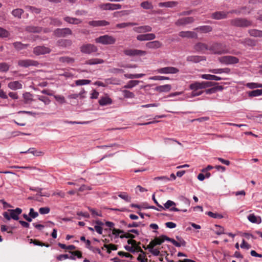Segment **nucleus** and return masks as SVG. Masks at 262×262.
Segmentation results:
<instances>
[{
    "instance_id": "1",
    "label": "nucleus",
    "mask_w": 262,
    "mask_h": 262,
    "mask_svg": "<svg viewBox=\"0 0 262 262\" xmlns=\"http://www.w3.org/2000/svg\"><path fill=\"white\" fill-rule=\"evenodd\" d=\"M209 50L214 54H223L229 53L226 47L220 43L214 42L209 46Z\"/></svg>"
},
{
    "instance_id": "2",
    "label": "nucleus",
    "mask_w": 262,
    "mask_h": 262,
    "mask_svg": "<svg viewBox=\"0 0 262 262\" xmlns=\"http://www.w3.org/2000/svg\"><path fill=\"white\" fill-rule=\"evenodd\" d=\"M230 24L237 27H249L252 26L251 21L243 18H236L230 20Z\"/></svg>"
},
{
    "instance_id": "3",
    "label": "nucleus",
    "mask_w": 262,
    "mask_h": 262,
    "mask_svg": "<svg viewBox=\"0 0 262 262\" xmlns=\"http://www.w3.org/2000/svg\"><path fill=\"white\" fill-rule=\"evenodd\" d=\"M22 212V209L20 208H16L15 209H9L8 212H4L3 213L4 217L9 221L11 219L17 221L19 219L18 215Z\"/></svg>"
},
{
    "instance_id": "4",
    "label": "nucleus",
    "mask_w": 262,
    "mask_h": 262,
    "mask_svg": "<svg viewBox=\"0 0 262 262\" xmlns=\"http://www.w3.org/2000/svg\"><path fill=\"white\" fill-rule=\"evenodd\" d=\"M95 40L96 43L108 45L114 44L116 42V39L112 36L104 35L95 38Z\"/></svg>"
},
{
    "instance_id": "5",
    "label": "nucleus",
    "mask_w": 262,
    "mask_h": 262,
    "mask_svg": "<svg viewBox=\"0 0 262 262\" xmlns=\"http://www.w3.org/2000/svg\"><path fill=\"white\" fill-rule=\"evenodd\" d=\"M218 60L221 63L226 65L236 64L239 61L238 58L231 55H226L219 57Z\"/></svg>"
},
{
    "instance_id": "6",
    "label": "nucleus",
    "mask_w": 262,
    "mask_h": 262,
    "mask_svg": "<svg viewBox=\"0 0 262 262\" xmlns=\"http://www.w3.org/2000/svg\"><path fill=\"white\" fill-rule=\"evenodd\" d=\"M53 34L57 37H65L68 35H72V31L69 28H58L54 31Z\"/></svg>"
},
{
    "instance_id": "7",
    "label": "nucleus",
    "mask_w": 262,
    "mask_h": 262,
    "mask_svg": "<svg viewBox=\"0 0 262 262\" xmlns=\"http://www.w3.org/2000/svg\"><path fill=\"white\" fill-rule=\"evenodd\" d=\"M97 51V47L91 43L83 45L80 47V51L84 54H91L96 52Z\"/></svg>"
},
{
    "instance_id": "8",
    "label": "nucleus",
    "mask_w": 262,
    "mask_h": 262,
    "mask_svg": "<svg viewBox=\"0 0 262 262\" xmlns=\"http://www.w3.org/2000/svg\"><path fill=\"white\" fill-rule=\"evenodd\" d=\"M156 72L159 74H177L179 72V70L173 67H166L158 69Z\"/></svg>"
},
{
    "instance_id": "9",
    "label": "nucleus",
    "mask_w": 262,
    "mask_h": 262,
    "mask_svg": "<svg viewBox=\"0 0 262 262\" xmlns=\"http://www.w3.org/2000/svg\"><path fill=\"white\" fill-rule=\"evenodd\" d=\"M38 64V61L31 59H23L18 61V65L24 68H28L30 66L37 67Z\"/></svg>"
},
{
    "instance_id": "10",
    "label": "nucleus",
    "mask_w": 262,
    "mask_h": 262,
    "mask_svg": "<svg viewBox=\"0 0 262 262\" xmlns=\"http://www.w3.org/2000/svg\"><path fill=\"white\" fill-rule=\"evenodd\" d=\"M124 53L128 56H144L146 52L137 49H126L124 51Z\"/></svg>"
},
{
    "instance_id": "11",
    "label": "nucleus",
    "mask_w": 262,
    "mask_h": 262,
    "mask_svg": "<svg viewBox=\"0 0 262 262\" xmlns=\"http://www.w3.org/2000/svg\"><path fill=\"white\" fill-rule=\"evenodd\" d=\"M50 52L51 49L45 46H37L33 49V53L36 55L48 54Z\"/></svg>"
},
{
    "instance_id": "12",
    "label": "nucleus",
    "mask_w": 262,
    "mask_h": 262,
    "mask_svg": "<svg viewBox=\"0 0 262 262\" xmlns=\"http://www.w3.org/2000/svg\"><path fill=\"white\" fill-rule=\"evenodd\" d=\"M194 21V18L192 17H183L179 19L176 23L175 24L177 26H184L188 24H191Z\"/></svg>"
},
{
    "instance_id": "13",
    "label": "nucleus",
    "mask_w": 262,
    "mask_h": 262,
    "mask_svg": "<svg viewBox=\"0 0 262 262\" xmlns=\"http://www.w3.org/2000/svg\"><path fill=\"white\" fill-rule=\"evenodd\" d=\"M176 203L171 201V200H168L164 204V206L165 207V209H169V210L170 211H182V212H185L187 211V209H179L177 208H176V207H172V208H170V207L171 206H176Z\"/></svg>"
},
{
    "instance_id": "14",
    "label": "nucleus",
    "mask_w": 262,
    "mask_h": 262,
    "mask_svg": "<svg viewBox=\"0 0 262 262\" xmlns=\"http://www.w3.org/2000/svg\"><path fill=\"white\" fill-rule=\"evenodd\" d=\"M155 38H156V35L154 33L141 34L137 36V39L139 41L151 40Z\"/></svg>"
},
{
    "instance_id": "15",
    "label": "nucleus",
    "mask_w": 262,
    "mask_h": 262,
    "mask_svg": "<svg viewBox=\"0 0 262 262\" xmlns=\"http://www.w3.org/2000/svg\"><path fill=\"white\" fill-rule=\"evenodd\" d=\"M89 25L93 27H103L110 25V23L105 20H92L88 22Z\"/></svg>"
},
{
    "instance_id": "16",
    "label": "nucleus",
    "mask_w": 262,
    "mask_h": 262,
    "mask_svg": "<svg viewBox=\"0 0 262 262\" xmlns=\"http://www.w3.org/2000/svg\"><path fill=\"white\" fill-rule=\"evenodd\" d=\"M209 46L202 42H198L194 46V49L197 51L204 53L205 51L209 50Z\"/></svg>"
},
{
    "instance_id": "17",
    "label": "nucleus",
    "mask_w": 262,
    "mask_h": 262,
    "mask_svg": "<svg viewBox=\"0 0 262 262\" xmlns=\"http://www.w3.org/2000/svg\"><path fill=\"white\" fill-rule=\"evenodd\" d=\"M57 61L61 63L72 64L75 61V59L70 56H62L58 58Z\"/></svg>"
},
{
    "instance_id": "18",
    "label": "nucleus",
    "mask_w": 262,
    "mask_h": 262,
    "mask_svg": "<svg viewBox=\"0 0 262 262\" xmlns=\"http://www.w3.org/2000/svg\"><path fill=\"white\" fill-rule=\"evenodd\" d=\"M228 13L225 11H216L211 14L212 19L219 20L227 18Z\"/></svg>"
},
{
    "instance_id": "19",
    "label": "nucleus",
    "mask_w": 262,
    "mask_h": 262,
    "mask_svg": "<svg viewBox=\"0 0 262 262\" xmlns=\"http://www.w3.org/2000/svg\"><path fill=\"white\" fill-rule=\"evenodd\" d=\"M133 30L138 33L149 32L151 31L152 28L149 26H142L133 28Z\"/></svg>"
},
{
    "instance_id": "20",
    "label": "nucleus",
    "mask_w": 262,
    "mask_h": 262,
    "mask_svg": "<svg viewBox=\"0 0 262 262\" xmlns=\"http://www.w3.org/2000/svg\"><path fill=\"white\" fill-rule=\"evenodd\" d=\"M206 58L205 56L196 55L188 56L186 58L187 61L194 63H198L201 61L206 60Z\"/></svg>"
},
{
    "instance_id": "21",
    "label": "nucleus",
    "mask_w": 262,
    "mask_h": 262,
    "mask_svg": "<svg viewBox=\"0 0 262 262\" xmlns=\"http://www.w3.org/2000/svg\"><path fill=\"white\" fill-rule=\"evenodd\" d=\"M179 36L183 38H196L197 34L193 31H181L179 33Z\"/></svg>"
},
{
    "instance_id": "22",
    "label": "nucleus",
    "mask_w": 262,
    "mask_h": 262,
    "mask_svg": "<svg viewBox=\"0 0 262 262\" xmlns=\"http://www.w3.org/2000/svg\"><path fill=\"white\" fill-rule=\"evenodd\" d=\"M57 44L59 47L67 48L70 47L72 45V41L70 39H61L57 41Z\"/></svg>"
},
{
    "instance_id": "23",
    "label": "nucleus",
    "mask_w": 262,
    "mask_h": 262,
    "mask_svg": "<svg viewBox=\"0 0 262 262\" xmlns=\"http://www.w3.org/2000/svg\"><path fill=\"white\" fill-rule=\"evenodd\" d=\"M42 30V28L40 27L28 26L25 28V31L29 33H40Z\"/></svg>"
},
{
    "instance_id": "24",
    "label": "nucleus",
    "mask_w": 262,
    "mask_h": 262,
    "mask_svg": "<svg viewBox=\"0 0 262 262\" xmlns=\"http://www.w3.org/2000/svg\"><path fill=\"white\" fill-rule=\"evenodd\" d=\"M178 4V2L176 1H169L159 3L158 6L159 7L173 8L177 6Z\"/></svg>"
},
{
    "instance_id": "25",
    "label": "nucleus",
    "mask_w": 262,
    "mask_h": 262,
    "mask_svg": "<svg viewBox=\"0 0 262 262\" xmlns=\"http://www.w3.org/2000/svg\"><path fill=\"white\" fill-rule=\"evenodd\" d=\"M171 89V85L170 84H165L163 85L157 86L155 88V90L159 92H168Z\"/></svg>"
},
{
    "instance_id": "26",
    "label": "nucleus",
    "mask_w": 262,
    "mask_h": 262,
    "mask_svg": "<svg viewBox=\"0 0 262 262\" xmlns=\"http://www.w3.org/2000/svg\"><path fill=\"white\" fill-rule=\"evenodd\" d=\"M201 77L203 79L209 80L219 81L224 79L223 78L221 77L211 74H202L201 75Z\"/></svg>"
},
{
    "instance_id": "27",
    "label": "nucleus",
    "mask_w": 262,
    "mask_h": 262,
    "mask_svg": "<svg viewBox=\"0 0 262 262\" xmlns=\"http://www.w3.org/2000/svg\"><path fill=\"white\" fill-rule=\"evenodd\" d=\"M162 46V43L158 40L150 41L146 44V46L149 49H158L161 48Z\"/></svg>"
},
{
    "instance_id": "28",
    "label": "nucleus",
    "mask_w": 262,
    "mask_h": 262,
    "mask_svg": "<svg viewBox=\"0 0 262 262\" xmlns=\"http://www.w3.org/2000/svg\"><path fill=\"white\" fill-rule=\"evenodd\" d=\"M230 69L228 68H221V69H213L209 70V72L213 74H221L225 73L226 74H229L230 73Z\"/></svg>"
},
{
    "instance_id": "29",
    "label": "nucleus",
    "mask_w": 262,
    "mask_h": 262,
    "mask_svg": "<svg viewBox=\"0 0 262 262\" xmlns=\"http://www.w3.org/2000/svg\"><path fill=\"white\" fill-rule=\"evenodd\" d=\"M63 19L64 21L70 24L78 25L82 23V20L81 19L70 16H66L64 17Z\"/></svg>"
},
{
    "instance_id": "30",
    "label": "nucleus",
    "mask_w": 262,
    "mask_h": 262,
    "mask_svg": "<svg viewBox=\"0 0 262 262\" xmlns=\"http://www.w3.org/2000/svg\"><path fill=\"white\" fill-rule=\"evenodd\" d=\"M8 86L12 90H16L22 88V84L18 81L10 82L8 83Z\"/></svg>"
},
{
    "instance_id": "31",
    "label": "nucleus",
    "mask_w": 262,
    "mask_h": 262,
    "mask_svg": "<svg viewBox=\"0 0 262 262\" xmlns=\"http://www.w3.org/2000/svg\"><path fill=\"white\" fill-rule=\"evenodd\" d=\"M212 30V28L210 26H200L194 29V30H196L198 32H200L203 33H206L209 32H211Z\"/></svg>"
},
{
    "instance_id": "32",
    "label": "nucleus",
    "mask_w": 262,
    "mask_h": 262,
    "mask_svg": "<svg viewBox=\"0 0 262 262\" xmlns=\"http://www.w3.org/2000/svg\"><path fill=\"white\" fill-rule=\"evenodd\" d=\"M163 243V240L161 239V236L156 237L154 240H152L149 244L146 247L154 248L157 245H160Z\"/></svg>"
},
{
    "instance_id": "33",
    "label": "nucleus",
    "mask_w": 262,
    "mask_h": 262,
    "mask_svg": "<svg viewBox=\"0 0 262 262\" xmlns=\"http://www.w3.org/2000/svg\"><path fill=\"white\" fill-rule=\"evenodd\" d=\"M248 33L251 36L254 37H262V31L257 29H250Z\"/></svg>"
},
{
    "instance_id": "34",
    "label": "nucleus",
    "mask_w": 262,
    "mask_h": 262,
    "mask_svg": "<svg viewBox=\"0 0 262 262\" xmlns=\"http://www.w3.org/2000/svg\"><path fill=\"white\" fill-rule=\"evenodd\" d=\"M112 103V99L108 97H101L99 100V104L101 106H105Z\"/></svg>"
},
{
    "instance_id": "35",
    "label": "nucleus",
    "mask_w": 262,
    "mask_h": 262,
    "mask_svg": "<svg viewBox=\"0 0 262 262\" xmlns=\"http://www.w3.org/2000/svg\"><path fill=\"white\" fill-rule=\"evenodd\" d=\"M47 22L50 25L55 26H60L62 25V21L57 18L49 17L48 18Z\"/></svg>"
},
{
    "instance_id": "36",
    "label": "nucleus",
    "mask_w": 262,
    "mask_h": 262,
    "mask_svg": "<svg viewBox=\"0 0 262 262\" xmlns=\"http://www.w3.org/2000/svg\"><path fill=\"white\" fill-rule=\"evenodd\" d=\"M101 9L103 10H115V4L106 3L101 4L99 6Z\"/></svg>"
},
{
    "instance_id": "37",
    "label": "nucleus",
    "mask_w": 262,
    "mask_h": 262,
    "mask_svg": "<svg viewBox=\"0 0 262 262\" xmlns=\"http://www.w3.org/2000/svg\"><path fill=\"white\" fill-rule=\"evenodd\" d=\"M104 62V61L100 58H93L88 60L85 61V64L89 65H94L97 64H101Z\"/></svg>"
},
{
    "instance_id": "38",
    "label": "nucleus",
    "mask_w": 262,
    "mask_h": 262,
    "mask_svg": "<svg viewBox=\"0 0 262 262\" xmlns=\"http://www.w3.org/2000/svg\"><path fill=\"white\" fill-rule=\"evenodd\" d=\"M20 154H26V153H31L35 156H40L42 155L43 152L40 151H37L34 148H30L27 151H21Z\"/></svg>"
},
{
    "instance_id": "39",
    "label": "nucleus",
    "mask_w": 262,
    "mask_h": 262,
    "mask_svg": "<svg viewBox=\"0 0 262 262\" xmlns=\"http://www.w3.org/2000/svg\"><path fill=\"white\" fill-rule=\"evenodd\" d=\"M24 11L22 9L17 8L14 9L12 11L11 14L14 17L20 19L21 18V15L24 13Z\"/></svg>"
},
{
    "instance_id": "40",
    "label": "nucleus",
    "mask_w": 262,
    "mask_h": 262,
    "mask_svg": "<svg viewBox=\"0 0 262 262\" xmlns=\"http://www.w3.org/2000/svg\"><path fill=\"white\" fill-rule=\"evenodd\" d=\"M13 45L16 50L20 51L26 49L28 46V44H24L20 42H15L13 43Z\"/></svg>"
},
{
    "instance_id": "41",
    "label": "nucleus",
    "mask_w": 262,
    "mask_h": 262,
    "mask_svg": "<svg viewBox=\"0 0 262 262\" xmlns=\"http://www.w3.org/2000/svg\"><path fill=\"white\" fill-rule=\"evenodd\" d=\"M248 95L250 97L261 96L262 95V89H257L250 91L248 93Z\"/></svg>"
},
{
    "instance_id": "42",
    "label": "nucleus",
    "mask_w": 262,
    "mask_h": 262,
    "mask_svg": "<svg viewBox=\"0 0 262 262\" xmlns=\"http://www.w3.org/2000/svg\"><path fill=\"white\" fill-rule=\"evenodd\" d=\"M248 219L250 222L252 223L259 224L261 223V221L260 217H258L259 221H258L257 217L253 214H250L248 216Z\"/></svg>"
},
{
    "instance_id": "43",
    "label": "nucleus",
    "mask_w": 262,
    "mask_h": 262,
    "mask_svg": "<svg viewBox=\"0 0 262 262\" xmlns=\"http://www.w3.org/2000/svg\"><path fill=\"white\" fill-rule=\"evenodd\" d=\"M240 42L245 45H248L249 46H254L255 45V42L254 40L247 38L243 40H240Z\"/></svg>"
},
{
    "instance_id": "44",
    "label": "nucleus",
    "mask_w": 262,
    "mask_h": 262,
    "mask_svg": "<svg viewBox=\"0 0 262 262\" xmlns=\"http://www.w3.org/2000/svg\"><path fill=\"white\" fill-rule=\"evenodd\" d=\"M136 25H137V24L136 23H130V22L122 23L117 24L116 27L118 29H121V28H126V27H129V26H136Z\"/></svg>"
},
{
    "instance_id": "45",
    "label": "nucleus",
    "mask_w": 262,
    "mask_h": 262,
    "mask_svg": "<svg viewBox=\"0 0 262 262\" xmlns=\"http://www.w3.org/2000/svg\"><path fill=\"white\" fill-rule=\"evenodd\" d=\"M139 80H130L123 86L125 89H132L139 83Z\"/></svg>"
},
{
    "instance_id": "46",
    "label": "nucleus",
    "mask_w": 262,
    "mask_h": 262,
    "mask_svg": "<svg viewBox=\"0 0 262 262\" xmlns=\"http://www.w3.org/2000/svg\"><path fill=\"white\" fill-rule=\"evenodd\" d=\"M189 88L194 91H197L199 89H202L201 83L200 82H195L193 83H191L189 85Z\"/></svg>"
},
{
    "instance_id": "47",
    "label": "nucleus",
    "mask_w": 262,
    "mask_h": 262,
    "mask_svg": "<svg viewBox=\"0 0 262 262\" xmlns=\"http://www.w3.org/2000/svg\"><path fill=\"white\" fill-rule=\"evenodd\" d=\"M145 249H148L150 253H151L154 256H159L160 255V252L158 249H154L152 247H145L144 246H143Z\"/></svg>"
},
{
    "instance_id": "48",
    "label": "nucleus",
    "mask_w": 262,
    "mask_h": 262,
    "mask_svg": "<svg viewBox=\"0 0 262 262\" xmlns=\"http://www.w3.org/2000/svg\"><path fill=\"white\" fill-rule=\"evenodd\" d=\"M160 236H161V239L163 240V242L164 241H167L171 242L174 246H179V245L176 240H174L173 238H170V237L167 236L166 235H162Z\"/></svg>"
},
{
    "instance_id": "49",
    "label": "nucleus",
    "mask_w": 262,
    "mask_h": 262,
    "mask_svg": "<svg viewBox=\"0 0 262 262\" xmlns=\"http://www.w3.org/2000/svg\"><path fill=\"white\" fill-rule=\"evenodd\" d=\"M25 8L30 12L35 14H39L41 12V10L39 8L33 6H26Z\"/></svg>"
},
{
    "instance_id": "50",
    "label": "nucleus",
    "mask_w": 262,
    "mask_h": 262,
    "mask_svg": "<svg viewBox=\"0 0 262 262\" xmlns=\"http://www.w3.org/2000/svg\"><path fill=\"white\" fill-rule=\"evenodd\" d=\"M201 83L202 89L214 86L217 84L216 82L211 81H202Z\"/></svg>"
},
{
    "instance_id": "51",
    "label": "nucleus",
    "mask_w": 262,
    "mask_h": 262,
    "mask_svg": "<svg viewBox=\"0 0 262 262\" xmlns=\"http://www.w3.org/2000/svg\"><path fill=\"white\" fill-rule=\"evenodd\" d=\"M122 93L123 94V96L126 98H132L135 97V94L128 90H122Z\"/></svg>"
},
{
    "instance_id": "52",
    "label": "nucleus",
    "mask_w": 262,
    "mask_h": 262,
    "mask_svg": "<svg viewBox=\"0 0 262 262\" xmlns=\"http://www.w3.org/2000/svg\"><path fill=\"white\" fill-rule=\"evenodd\" d=\"M140 5L141 7L145 9H151L153 8L151 3L148 1L142 2Z\"/></svg>"
},
{
    "instance_id": "53",
    "label": "nucleus",
    "mask_w": 262,
    "mask_h": 262,
    "mask_svg": "<svg viewBox=\"0 0 262 262\" xmlns=\"http://www.w3.org/2000/svg\"><path fill=\"white\" fill-rule=\"evenodd\" d=\"M91 81L90 80L88 79H80L77 80L75 81V84L77 85H85L91 83Z\"/></svg>"
},
{
    "instance_id": "54",
    "label": "nucleus",
    "mask_w": 262,
    "mask_h": 262,
    "mask_svg": "<svg viewBox=\"0 0 262 262\" xmlns=\"http://www.w3.org/2000/svg\"><path fill=\"white\" fill-rule=\"evenodd\" d=\"M118 196L127 202H130L131 201V198L128 196L126 192H123L119 194Z\"/></svg>"
},
{
    "instance_id": "55",
    "label": "nucleus",
    "mask_w": 262,
    "mask_h": 262,
    "mask_svg": "<svg viewBox=\"0 0 262 262\" xmlns=\"http://www.w3.org/2000/svg\"><path fill=\"white\" fill-rule=\"evenodd\" d=\"M10 35L9 32L5 29L0 27V37H8Z\"/></svg>"
},
{
    "instance_id": "56",
    "label": "nucleus",
    "mask_w": 262,
    "mask_h": 262,
    "mask_svg": "<svg viewBox=\"0 0 262 262\" xmlns=\"http://www.w3.org/2000/svg\"><path fill=\"white\" fill-rule=\"evenodd\" d=\"M206 214L210 217L214 219H222L223 217V216L222 214L217 213H213L211 211H208Z\"/></svg>"
},
{
    "instance_id": "57",
    "label": "nucleus",
    "mask_w": 262,
    "mask_h": 262,
    "mask_svg": "<svg viewBox=\"0 0 262 262\" xmlns=\"http://www.w3.org/2000/svg\"><path fill=\"white\" fill-rule=\"evenodd\" d=\"M176 238L178 241H177V243L179 245V246H175L176 247H180L182 246H186V243L182 237L179 236H176Z\"/></svg>"
},
{
    "instance_id": "58",
    "label": "nucleus",
    "mask_w": 262,
    "mask_h": 262,
    "mask_svg": "<svg viewBox=\"0 0 262 262\" xmlns=\"http://www.w3.org/2000/svg\"><path fill=\"white\" fill-rule=\"evenodd\" d=\"M9 69V66L5 62L0 63V72H6Z\"/></svg>"
},
{
    "instance_id": "59",
    "label": "nucleus",
    "mask_w": 262,
    "mask_h": 262,
    "mask_svg": "<svg viewBox=\"0 0 262 262\" xmlns=\"http://www.w3.org/2000/svg\"><path fill=\"white\" fill-rule=\"evenodd\" d=\"M37 98L40 101L43 102L46 105L49 104L50 103V99L45 96H38Z\"/></svg>"
},
{
    "instance_id": "60",
    "label": "nucleus",
    "mask_w": 262,
    "mask_h": 262,
    "mask_svg": "<svg viewBox=\"0 0 262 262\" xmlns=\"http://www.w3.org/2000/svg\"><path fill=\"white\" fill-rule=\"evenodd\" d=\"M150 79L154 80H169V77L162 76H155L150 78Z\"/></svg>"
},
{
    "instance_id": "61",
    "label": "nucleus",
    "mask_w": 262,
    "mask_h": 262,
    "mask_svg": "<svg viewBox=\"0 0 262 262\" xmlns=\"http://www.w3.org/2000/svg\"><path fill=\"white\" fill-rule=\"evenodd\" d=\"M50 211V208L49 207H41L39 209V212L41 214H47Z\"/></svg>"
},
{
    "instance_id": "62",
    "label": "nucleus",
    "mask_w": 262,
    "mask_h": 262,
    "mask_svg": "<svg viewBox=\"0 0 262 262\" xmlns=\"http://www.w3.org/2000/svg\"><path fill=\"white\" fill-rule=\"evenodd\" d=\"M54 97L55 100L60 103L62 104L66 103V100L63 96L61 95H54Z\"/></svg>"
},
{
    "instance_id": "63",
    "label": "nucleus",
    "mask_w": 262,
    "mask_h": 262,
    "mask_svg": "<svg viewBox=\"0 0 262 262\" xmlns=\"http://www.w3.org/2000/svg\"><path fill=\"white\" fill-rule=\"evenodd\" d=\"M32 95L30 93H25L23 94V97L25 99V103H28L29 101L31 100Z\"/></svg>"
},
{
    "instance_id": "64",
    "label": "nucleus",
    "mask_w": 262,
    "mask_h": 262,
    "mask_svg": "<svg viewBox=\"0 0 262 262\" xmlns=\"http://www.w3.org/2000/svg\"><path fill=\"white\" fill-rule=\"evenodd\" d=\"M29 211V216H31L33 219H35L38 216V213L35 211L33 208H30Z\"/></svg>"
}]
</instances>
